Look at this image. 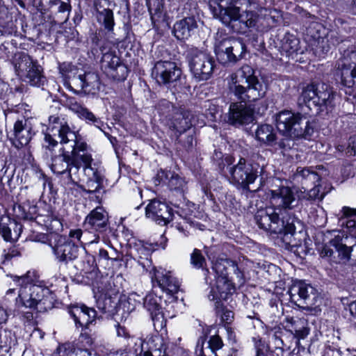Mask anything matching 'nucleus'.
Listing matches in <instances>:
<instances>
[{
    "label": "nucleus",
    "instance_id": "1",
    "mask_svg": "<svg viewBox=\"0 0 356 356\" xmlns=\"http://www.w3.org/2000/svg\"><path fill=\"white\" fill-rule=\"evenodd\" d=\"M42 148L46 156L51 158V170L56 174L67 173L73 182L76 181L81 163L92 161L83 138L58 116H49Z\"/></svg>",
    "mask_w": 356,
    "mask_h": 356
},
{
    "label": "nucleus",
    "instance_id": "2",
    "mask_svg": "<svg viewBox=\"0 0 356 356\" xmlns=\"http://www.w3.org/2000/svg\"><path fill=\"white\" fill-rule=\"evenodd\" d=\"M228 88L241 102L230 104L225 122L236 127L252 123L254 109L243 102H256L263 98L266 92V85L255 75L251 66L244 65L230 75Z\"/></svg>",
    "mask_w": 356,
    "mask_h": 356
},
{
    "label": "nucleus",
    "instance_id": "3",
    "mask_svg": "<svg viewBox=\"0 0 356 356\" xmlns=\"http://www.w3.org/2000/svg\"><path fill=\"white\" fill-rule=\"evenodd\" d=\"M272 207L259 210L254 219L259 227L270 233L293 234L296 232V224L300 221L295 218L291 210L296 202L295 195L287 186H282L270 191Z\"/></svg>",
    "mask_w": 356,
    "mask_h": 356
},
{
    "label": "nucleus",
    "instance_id": "4",
    "mask_svg": "<svg viewBox=\"0 0 356 356\" xmlns=\"http://www.w3.org/2000/svg\"><path fill=\"white\" fill-rule=\"evenodd\" d=\"M217 7L210 6L214 17L223 24L234 27L238 23L241 28L255 26L258 15L252 10L250 0H215Z\"/></svg>",
    "mask_w": 356,
    "mask_h": 356
},
{
    "label": "nucleus",
    "instance_id": "5",
    "mask_svg": "<svg viewBox=\"0 0 356 356\" xmlns=\"http://www.w3.org/2000/svg\"><path fill=\"white\" fill-rule=\"evenodd\" d=\"M16 285L20 286L16 306L18 308L35 309L44 312L52 307V303L48 296L49 290L33 283L35 274L28 271L22 276H10Z\"/></svg>",
    "mask_w": 356,
    "mask_h": 356
},
{
    "label": "nucleus",
    "instance_id": "6",
    "mask_svg": "<svg viewBox=\"0 0 356 356\" xmlns=\"http://www.w3.org/2000/svg\"><path fill=\"white\" fill-rule=\"evenodd\" d=\"M212 270L215 273L216 283L211 287L208 298L211 301H216V308L220 309L222 307L221 300L226 299L234 290L228 270H232L239 280H242V273L234 262L227 259H218L213 264Z\"/></svg>",
    "mask_w": 356,
    "mask_h": 356
},
{
    "label": "nucleus",
    "instance_id": "7",
    "mask_svg": "<svg viewBox=\"0 0 356 356\" xmlns=\"http://www.w3.org/2000/svg\"><path fill=\"white\" fill-rule=\"evenodd\" d=\"M276 126L285 136L310 140L315 131L316 122L300 113L284 110L277 114Z\"/></svg>",
    "mask_w": 356,
    "mask_h": 356
},
{
    "label": "nucleus",
    "instance_id": "8",
    "mask_svg": "<svg viewBox=\"0 0 356 356\" xmlns=\"http://www.w3.org/2000/svg\"><path fill=\"white\" fill-rule=\"evenodd\" d=\"M337 93L326 83L310 84L305 88L300 99L310 109H314L316 114L327 113L334 106Z\"/></svg>",
    "mask_w": 356,
    "mask_h": 356
},
{
    "label": "nucleus",
    "instance_id": "9",
    "mask_svg": "<svg viewBox=\"0 0 356 356\" xmlns=\"http://www.w3.org/2000/svg\"><path fill=\"white\" fill-rule=\"evenodd\" d=\"M186 58L190 70L197 81H207L211 78L216 66L211 55L193 47L188 49Z\"/></svg>",
    "mask_w": 356,
    "mask_h": 356
},
{
    "label": "nucleus",
    "instance_id": "10",
    "mask_svg": "<svg viewBox=\"0 0 356 356\" xmlns=\"http://www.w3.org/2000/svg\"><path fill=\"white\" fill-rule=\"evenodd\" d=\"M93 293L98 309L104 314H113L117 305L119 290L111 279L106 278L97 282L93 287Z\"/></svg>",
    "mask_w": 356,
    "mask_h": 356
},
{
    "label": "nucleus",
    "instance_id": "11",
    "mask_svg": "<svg viewBox=\"0 0 356 356\" xmlns=\"http://www.w3.org/2000/svg\"><path fill=\"white\" fill-rule=\"evenodd\" d=\"M258 168L259 166L248 163L243 158H241L236 165L227 167L232 181L247 191L257 190H251L250 185L254 184L258 177Z\"/></svg>",
    "mask_w": 356,
    "mask_h": 356
},
{
    "label": "nucleus",
    "instance_id": "12",
    "mask_svg": "<svg viewBox=\"0 0 356 356\" xmlns=\"http://www.w3.org/2000/svg\"><path fill=\"white\" fill-rule=\"evenodd\" d=\"M15 71L19 76L33 86H40L45 81L41 67L37 61L25 53H21L15 63Z\"/></svg>",
    "mask_w": 356,
    "mask_h": 356
},
{
    "label": "nucleus",
    "instance_id": "13",
    "mask_svg": "<svg viewBox=\"0 0 356 356\" xmlns=\"http://www.w3.org/2000/svg\"><path fill=\"white\" fill-rule=\"evenodd\" d=\"M245 51V44L234 38H225L217 40L215 44L217 58L224 65L236 63L243 57Z\"/></svg>",
    "mask_w": 356,
    "mask_h": 356
},
{
    "label": "nucleus",
    "instance_id": "14",
    "mask_svg": "<svg viewBox=\"0 0 356 356\" xmlns=\"http://www.w3.org/2000/svg\"><path fill=\"white\" fill-rule=\"evenodd\" d=\"M102 45L100 47V51L102 54L101 60V67L104 72L112 79L121 81L126 79L128 70L123 65L120 58L115 54V51L110 50V47Z\"/></svg>",
    "mask_w": 356,
    "mask_h": 356
},
{
    "label": "nucleus",
    "instance_id": "15",
    "mask_svg": "<svg viewBox=\"0 0 356 356\" xmlns=\"http://www.w3.org/2000/svg\"><path fill=\"white\" fill-rule=\"evenodd\" d=\"M290 300L297 306L310 309L317 302L316 290L303 281H296L289 290Z\"/></svg>",
    "mask_w": 356,
    "mask_h": 356
},
{
    "label": "nucleus",
    "instance_id": "16",
    "mask_svg": "<svg viewBox=\"0 0 356 356\" xmlns=\"http://www.w3.org/2000/svg\"><path fill=\"white\" fill-rule=\"evenodd\" d=\"M182 71L175 62L158 61L152 70V75L160 84L176 83L181 79Z\"/></svg>",
    "mask_w": 356,
    "mask_h": 356
},
{
    "label": "nucleus",
    "instance_id": "17",
    "mask_svg": "<svg viewBox=\"0 0 356 356\" xmlns=\"http://www.w3.org/2000/svg\"><path fill=\"white\" fill-rule=\"evenodd\" d=\"M50 246L59 262L67 263L78 257V245L62 236H56L54 242L50 243Z\"/></svg>",
    "mask_w": 356,
    "mask_h": 356
},
{
    "label": "nucleus",
    "instance_id": "18",
    "mask_svg": "<svg viewBox=\"0 0 356 356\" xmlns=\"http://www.w3.org/2000/svg\"><path fill=\"white\" fill-rule=\"evenodd\" d=\"M149 273L154 287L157 286L162 291L171 296L178 292L179 289V281L172 275L171 272L162 268L157 269L153 267Z\"/></svg>",
    "mask_w": 356,
    "mask_h": 356
},
{
    "label": "nucleus",
    "instance_id": "19",
    "mask_svg": "<svg viewBox=\"0 0 356 356\" xmlns=\"http://www.w3.org/2000/svg\"><path fill=\"white\" fill-rule=\"evenodd\" d=\"M91 162L83 164V172L87 177V180L81 188L89 194H95L96 200L100 202L102 199L101 190L103 188L104 177L101 171L92 167Z\"/></svg>",
    "mask_w": 356,
    "mask_h": 356
},
{
    "label": "nucleus",
    "instance_id": "20",
    "mask_svg": "<svg viewBox=\"0 0 356 356\" xmlns=\"http://www.w3.org/2000/svg\"><path fill=\"white\" fill-rule=\"evenodd\" d=\"M146 217L159 225H165L172 220V209L164 202L152 200L145 208Z\"/></svg>",
    "mask_w": 356,
    "mask_h": 356
},
{
    "label": "nucleus",
    "instance_id": "21",
    "mask_svg": "<svg viewBox=\"0 0 356 356\" xmlns=\"http://www.w3.org/2000/svg\"><path fill=\"white\" fill-rule=\"evenodd\" d=\"M72 84L86 93L95 94L100 90L99 78L95 72H85L74 76Z\"/></svg>",
    "mask_w": 356,
    "mask_h": 356
},
{
    "label": "nucleus",
    "instance_id": "22",
    "mask_svg": "<svg viewBox=\"0 0 356 356\" xmlns=\"http://www.w3.org/2000/svg\"><path fill=\"white\" fill-rule=\"evenodd\" d=\"M84 225L88 229L102 233L107 229L108 225L107 212L103 207H96L86 217Z\"/></svg>",
    "mask_w": 356,
    "mask_h": 356
},
{
    "label": "nucleus",
    "instance_id": "23",
    "mask_svg": "<svg viewBox=\"0 0 356 356\" xmlns=\"http://www.w3.org/2000/svg\"><path fill=\"white\" fill-rule=\"evenodd\" d=\"M34 132L31 122L27 119L19 120L14 124L13 145L18 149L29 144Z\"/></svg>",
    "mask_w": 356,
    "mask_h": 356
},
{
    "label": "nucleus",
    "instance_id": "24",
    "mask_svg": "<svg viewBox=\"0 0 356 356\" xmlns=\"http://www.w3.org/2000/svg\"><path fill=\"white\" fill-rule=\"evenodd\" d=\"M14 210L17 217L24 220H37L42 216H45L49 219L51 216V211L48 209L38 208L35 204H31L29 201L19 204L14 208Z\"/></svg>",
    "mask_w": 356,
    "mask_h": 356
},
{
    "label": "nucleus",
    "instance_id": "25",
    "mask_svg": "<svg viewBox=\"0 0 356 356\" xmlns=\"http://www.w3.org/2000/svg\"><path fill=\"white\" fill-rule=\"evenodd\" d=\"M22 231V225L8 216L0 218V235L7 242L18 240Z\"/></svg>",
    "mask_w": 356,
    "mask_h": 356
},
{
    "label": "nucleus",
    "instance_id": "26",
    "mask_svg": "<svg viewBox=\"0 0 356 356\" xmlns=\"http://www.w3.org/2000/svg\"><path fill=\"white\" fill-rule=\"evenodd\" d=\"M143 300L144 307L150 313L155 329H162L165 325V321L158 298L153 294H148Z\"/></svg>",
    "mask_w": 356,
    "mask_h": 356
},
{
    "label": "nucleus",
    "instance_id": "27",
    "mask_svg": "<svg viewBox=\"0 0 356 356\" xmlns=\"http://www.w3.org/2000/svg\"><path fill=\"white\" fill-rule=\"evenodd\" d=\"M73 318L76 327H86L95 321L97 312L93 308L85 305L73 306L69 311Z\"/></svg>",
    "mask_w": 356,
    "mask_h": 356
},
{
    "label": "nucleus",
    "instance_id": "28",
    "mask_svg": "<svg viewBox=\"0 0 356 356\" xmlns=\"http://www.w3.org/2000/svg\"><path fill=\"white\" fill-rule=\"evenodd\" d=\"M341 79L348 99L356 102V66L351 69V67H346L345 63L342 64Z\"/></svg>",
    "mask_w": 356,
    "mask_h": 356
},
{
    "label": "nucleus",
    "instance_id": "29",
    "mask_svg": "<svg viewBox=\"0 0 356 356\" xmlns=\"http://www.w3.org/2000/svg\"><path fill=\"white\" fill-rule=\"evenodd\" d=\"M197 27V22L193 17H185L175 23L172 34L177 40H186Z\"/></svg>",
    "mask_w": 356,
    "mask_h": 356
},
{
    "label": "nucleus",
    "instance_id": "30",
    "mask_svg": "<svg viewBox=\"0 0 356 356\" xmlns=\"http://www.w3.org/2000/svg\"><path fill=\"white\" fill-rule=\"evenodd\" d=\"M294 179L300 182L306 191L316 183L320 182V176L309 168L298 167L294 175Z\"/></svg>",
    "mask_w": 356,
    "mask_h": 356
},
{
    "label": "nucleus",
    "instance_id": "31",
    "mask_svg": "<svg viewBox=\"0 0 356 356\" xmlns=\"http://www.w3.org/2000/svg\"><path fill=\"white\" fill-rule=\"evenodd\" d=\"M151 343H152V341H143L140 338L132 337L127 346L129 347V350L132 349L137 356H161V351L159 350L154 349L151 353L146 350V348L148 346H150Z\"/></svg>",
    "mask_w": 356,
    "mask_h": 356
},
{
    "label": "nucleus",
    "instance_id": "32",
    "mask_svg": "<svg viewBox=\"0 0 356 356\" xmlns=\"http://www.w3.org/2000/svg\"><path fill=\"white\" fill-rule=\"evenodd\" d=\"M158 176L161 180L168 184L170 190L180 193H184L186 190V181L177 174L170 171L165 172L164 170H161L158 173Z\"/></svg>",
    "mask_w": 356,
    "mask_h": 356
},
{
    "label": "nucleus",
    "instance_id": "33",
    "mask_svg": "<svg viewBox=\"0 0 356 356\" xmlns=\"http://www.w3.org/2000/svg\"><path fill=\"white\" fill-rule=\"evenodd\" d=\"M57 352L58 356H99L92 350L76 348L71 343H65L59 346Z\"/></svg>",
    "mask_w": 356,
    "mask_h": 356
},
{
    "label": "nucleus",
    "instance_id": "34",
    "mask_svg": "<svg viewBox=\"0 0 356 356\" xmlns=\"http://www.w3.org/2000/svg\"><path fill=\"white\" fill-rule=\"evenodd\" d=\"M70 108L77 114L79 118L102 130V127L104 126V122L99 118H96L88 108L77 104H72Z\"/></svg>",
    "mask_w": 356,
    "mask_h": 356
},
{
    "label": "nucleus",
    "instance_id": "35",
    "mask_svg": "<svg viewBox=\"0 0 356 356\" xmlns=\"http://www.w3.org/2000/svg\"><path fill=\"white\" fill-rule=\"evenodd\" d=\"M255 136L257 140L268 146H273L276 139L274 129L270 124L259 126L256 130Z\"/></svg>",
    "mask_w": 356,
    "mask_h": 356
},
{
    "label": "nucleus",
    "instance_id": "36",
    "mask_svg": "<svg viewBox=\"0 0 356 356\" xmlns=\"http://www.w3.org/2000/svg\"><path fill=\"white\" fill-rule=\"evenodd\" d=\"M299 40L293 35H285L282 40L281 49L287 56H291L300 49Z\"/></svg>",
    "mask_w": 356,
    "mask_h": 356
},
{
    "label": "nucleus",
    "instance_id": "37",
    "mask_svg": "<svg viewBox=\"0 0 356 356\" xmlns=\"http://www.w3.org/2000/svg\"><path fill=\"white\" fill-rule=\"evenodd\" d=\"M17 344V339L10 330H0V352L9 353L10 350Z\"/></svg>",
    "mask_w": 356,
    "mask_h": 356
},
{
    "label": "nucleus",
    "instance_id": "38",
    "mask_svg": "<svg viewBox=\"0 0 356 356\" xmlns=\"http://www.w3.org/2000/svg\"><path fill=\"white\" fill-rule=\"evenodd\" d=\"M97 20L107 31H112L114 26L113 13L110 9H103L97 12Z\"/></svg>",
    "mask_w": 356,
    "mask_h": 356
},
{
    "label": "nucleus",
    "instance_id": "39",
    "mask_svg": "<svg viewBox=\"0 0 356 356\" xmlns=\"http://www.w3.org/2000/svg\"><path fill=\"white\" fill-rule=\"evenodd\" d=\"M287 322L291 324L290 330L293 332L298 338H305L309 334L308 330L305 327V321L302 318H291L287 319Z\"/></svg>",
    "mask_w": 356,
    "mask_h": 356
},
{
    "label": "nucleus",
    "instance_id": "40",
    "mask_svg": "<svg viewBox=\"0 0 356 356\" xmlns=\"http://www.w3.org/2000/svg\"><path fill=\"white\" fill-rule=\"evenodd\" d=\"M90 233L88 232H83L81 229H71L69 232V236L72 238L76 239L81 244H91L98 243L101 236L99 234L93 235V238H89Z\"/></svg>",
    "mask_w": 356,
    "mask_h": 356
},
{
    "label": "nucleus",
    "instance_id": "41",
    "mask_svg": "<svg viewBox=\"0 0 356 356\" xmlns=\"http://www.w3.org/2000/svg\"><path fill=\"white\" fill-rule=\"evenodd\" d=\"M157 109L161 116L169 120L174 118V115L178 113V108L166 99H162L159 102Z\"/></svg>",
    "mask_w": 356,
    "mask_h": 356
},
{
    "label": "nucleus",
    "instance_id": "42",
    "mask_svg": "<svg viewBox=\"0 0 356 356\" xmlns=\"http://www.w3.org/2000/svg\"><path fill=\"white\" fill-rule=\"evenodd\" d=\"M341 54V60L338 63V68L341 70V65L346 64V67H350L348 65L349 62H356V50L355 47L352 46L348 49H345L341 47L339 49Z\"/></svg>",
    "mask_w": 356,
    "mask_h": 356
},
{
    "label": "nucleus",
    "instance_id": "43",
    "mask_svg": "<svg viewBox=\"0 0 356 356\" xmlns=\"http://www.w3.org/2000/svg\"><path fill=\"white\" fill-rule=\"evenodd\" d=\"M58 69L62 76L66 79L71 80L72 82L73 76H76V74L78 70L72 63L66 62L60 63Z\"/></svg>",
    "mask_w": 356,
    "mask_h": 356
},
{
    "label": "nucleus",
    "instance_id": "44",
    "mask_svg": "<svg viewBox=\"0 0 356 356\" xmlns=\"http://www.w3.org/2000/svg\"><path fill=\"white\" fill-rule=\"evenodd\" d=\"M191 264L195 268H202L206 264V259L200 250L195 248L191 254Z\"/></svg>",
    "mask_w": 356,
    "mask_h": 356
},
{
    "label": "nucleus",
    "instance_id": "45",
    "mask_svg": "<svg viewBox=\"0 0 356 356\" xmlns=\"http://www.w3.org/2000/svg\"><path fill=\"white\" fill-rule=\"evenodd\" d=\"M176 115L178 116L175 118V122H173L174 128L180 133L188 129L191 126L190 121L185 118L184 115L179 112L178 113H176Z\"/></svg>",
    "mask_w": 356,
    "mask_h": 356
},
{
    "label": "nucleus",
    "instance_id": "46",
    "mask_svg": "<svg viewBox=\"0 0 356 356\" xmlns=\"http://www.w3.org/2000/svg\"><path fill=\"white\" fill-rule=\"evenodd\" d=\"M292 138L286 136L285 138L281 139L277 143H273L275 150H280L282 152L290 149L293 146Z\"/></svg>",
    "mask_w": 356,
    "mask_h": 356
},
{
    "label": "nucleus",
    "instance_id": "47",
    "mask_svg": "<svg viewBox=\"0 0 356 356\" xmlns=\"http://www.w3.org/2000/svg\"><path fill=\"white\" fill-rule=\"evenodd\" d=\"M256 349V356H266L267 346L259 337L252 338Z\"/></svg>",
    "mask_w": 356,
    "mask_h": 356
},
{
    "label": "nucleus",
    "instance_id": "48",
    "mask_svg": "<svg viewBox=\"0 0 356 356\" xmlns=\"http://www.w3.org/2000/svg\"><path fill=\"white\" fill-rule=\"evenodd\" d=\"M320 184L319 182L316 183V184H314L312 188H309L308 189H306V191H308V198L311 200H316V199H323L324 197V193H321L320 191Z\"/></svg>",
    "mask_w": 356,
    "mask_h": 356
},
{
    "label": "nucleus",
    "instance_id": "49",
    "mask_svg": "<svg viewBox=\"0 0 356 356\" xmlns=\"http://www.w3.org/2000/svg\"><path fill=\"white\" fill-rule=\"evenodd\" d=\"M147 341H152V343H151V346H148L147 348H146V350H148L149 352H153L154 349H156L161 351V355H163L161 356H166L165 349L163 348V344L161 343V340L160 338L156 337V339H149Z\"/></svg>",
    "mask_w": 356,
    "mask_h": 356
},
{
    "label": "nucleus",
    "instance_id": "50",
    "mask_svg": "<svg viewBox=\"0 0 356 356\" xmlns=\"http://www.w3.org/2000/svg\"><path fill=\"white\" fill-rule=\"evenodd\" d=\"M322 28V25L318 22H313L307 28L308 35H310L313 38L318 39L321 37L319 31Z\"/></svg>",
    "mask_w": 356,
    "mask_h": 356
},
{
    "label": "nucleus",
    "instance_id": "51",
    "mask_svg": "<svg viewBox=\"0 0 356 356\" xmlns=\"http://www.w3.org/2000/svg\"><path fill=\"white\" fill-rule=\"evenodd\" d=\"M208 343L209 348L212 352H215L216 350L220 349L223 346L221 338L218 335L212 336Z\"/></svg>",
    "mask_w": 356,
    "mask_h": 356
},
{
    "label": "nucleus",
    "instance_id": "52",
    "mask_svg": "<svg viewBox=\"0 0 356 356\" xmlns=\"http://www.w3.org/2000/svg\"><path fill=\"white\" fill-rule=\"evenodd\" d=\"M323 356H343V354L339 348L328 346L325 348Z\"/></svg>",
    "mask_w": 356,
    "mask_h": 356
},
{
    "label": "nucleus",
    "instance_id": "53",
    "mask_svg": "<svg viewBox=\"0 0 356 356\" xmlns=\"http://www.w3.org/2000/svg\"><path fill=\"white\" fill-rule=\"evenodd\" d=\"M343 224H344V222ZM345 224L349 233L356 237V220L348 219Z\"/></svg>",
    "mask_w": 356,
    "mask_h": 356
},
{
    "label": "nucleus",
    "instance_id": "54",
    "mask_svg": "<svg viewBox=\"0 0 356 356\" xmlns=\"http://www.w3.org/2000/svg\"><path fill=\"white\" fill-rule=\"evenodd\" d=\"M116 333L118 337L127 339L129 341L131 338L127 329L124 327L120 326L118 323L116 325Z\"/></svg>",
    "mask_w": 356,
    "mask_h": 356
},
{
    "label": "nucleus",
    "instance_id": "55",
    "mask_svg": "<svg viewBox=\"0 0 356 356\" xmlns=\"http://www.w3.org/2000/svg\"><path fill=\"white\" fill-rule=\"evenodd\" d=\"M330 243L332 246L334 247L335 249L345 244L343 243V235L340 234L339 233L334 236V237L330 241Z\"/></svg>",
    "mask_w": 356,
    "mask_h": 356
},
{
    "label": "nucleus",
    "instance_id": "56",
    "mask_svg": "<svg viewBox=\"0 0 356 356\" xmlns=\"http://www.w3.org/2000/svg\"><path fill=\"white\" fill-rule=\"evenodd\" d=\"M341 212L343 213V216L346 218L356 216V208L353 209L349 207H343L341 209Z\"/></svg>",
    "mask_w": 356,
    "mask_h": 356
},
{
    "label": "nucleus",
    "instance_id": "57",
    "mask_svg": "<svg viewBox=\"0 0 356 356\" xmlns=\"http://www.w3.org/2000/svg\"><path fill=\"white\" fill-rule=\"evenodd\" d=\"M334 250L331 249L328 245H325L323 247L321 255V257H331L334 254Z\"/></svg>",
    "mask_w": 356,
    "mask_h": 356
},
{
    "label": "nucleus",
    "instance_id": "58",
    "mask_svg": "<svg viewBox=\"0 0 356 356\" xmlns=\"http://www.w3.org/2000/svg\"><path fill=\"white\" fill-rule=\"evenodd\" d=\"M58 4H59V6L58 8V13H64L65 12H70L71 7L68 3L60 1V3Z\"/></svg>",
    "mask_w": 356,
    "mask_h": 356
},
{
    "label": "nucleus",
    "instance_id": "59",
    "mask_svg": "<svg viewBox=\"0 0 356 356\" xmlns=\"http://www.w3.org/2000/svg\"><path fill=\"white\" fill-rule=\"evenodd\" d=\"M233 316L234 314L232 312L227 310L222 314V320L227 323H229L233 318Z\"/></svg>",
    "mask_w": 356,
    "mask_h": 356
},
{
    "label": "nucleus",
    "instance_id": "60",
    "mask_svg": "<svg viewBox=\"0 0 356 356\" xmlns=\"http://www.w3.org/2000/svg\"><path fill=\"white\" fill-rule=\"evenodd\" d=\"M272 340L274 343L275 348H282L283 346V341L277 334H274L272 337Z\"/></svg>",
    "mask_w": 356,
    "mask_h": 356
},
{
    "label": "nucleus",
    "instance_id": "61",
    "mask_svg": "<svg viewBox=\"0 0 356 356\" xmlns=\"http://www.w3.org/2000/svg\"><path fill=\"white\" fill-rule=\"evenodd\" d=\"M8 320V314L6 309L0 307V325L5 323Z\"/></svg>",
    "mask_w": 356,
    "mask_h": 356
},
{
    "label": "nucleus",
    "instance_id": "62",
    "mask_svg": "<svg viewBox=\"0 0 356 356\" xmlns=\"http://www.w3.org/2000/svg\"><path fill=\"white\" fill-rule=\"evenodd\" d=\"M99 255L100 257L104 258L105 259H110V257H108V253L106 250L100 249L99 252Z\"/></svg>",
    "mask_w": 356,
    "mask_h": 356
},
{
    "label": "nucleus",
    "instance_id": "63",
    "mask_svg": "<svg viewBox=\"0 0 356 356\" xmlns=\"http://www.w3.org/2000/svg\"><path fill=\"white\" fill-rule=\"evenodd\" d=\"M349 309L352 315L356 316V301L349 305Z\"/></svg>",
    "mask_w": 356,
    "mask_h": 356
},
{
    "label": "nucleus",
    "instance_id": "64",
    "mask_svg": "<svg viewBox=\"0 0 356 356\" xmlns=\"http://www.w3.org/2000/svg\"><path fill=\"white\" fill-rule=\"evenodd\" d=\"M15 250H9L8 252L4 253L3 256L5 257V259L6 260L10 259L11 257H13L15 255Z\"/></svg>",
    "mask_w": 356,
    "mask_h": 356
}]
</instances>
